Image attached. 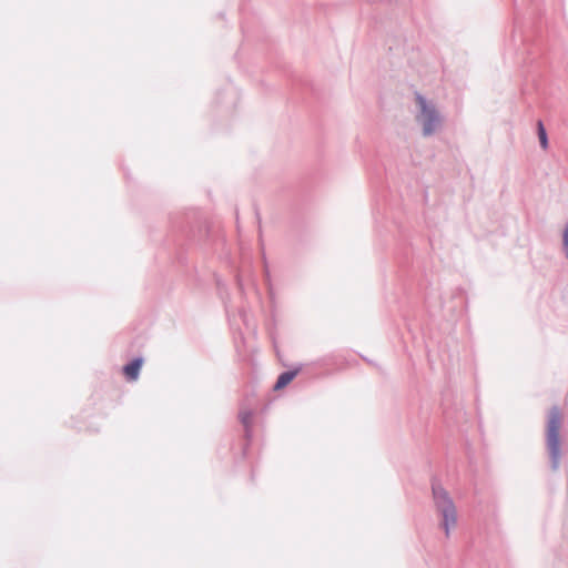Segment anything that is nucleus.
<instances>
[{
  "instance_id": "20e7f679",
  "label": "nucleus",
  "mask_w": 568,
  "mask_h": 568,
  "mask_svg": "<svg viewBox=\"0 0 568 568\" xmlns=\"http://www.w3.org/2000/svg\"><path fill=\"white\" fill-rule=\"evenodd\" d=\"M142 364L143 361L141 358H135L123 367V374L128 381L133 382L138 379Z\"/></svg>"
},
{
  "instance_id": "f03ea898",
  "label": "nucleus",
  "mask_w": 568,
  "mask_h": 568,
  "mask_svg": "<svg viewBox=\"0 0 568 568\" xmlns=\"http://www.w3.org/2000/svg\"><path fill=\"white\" fill-rule=\"evenodd\" d=\"M561 424V417L558 410L554 409L549 415L548 427H547V446L549 454L556 468L560 459V440L559 429Z\"/></svg>"
},
{
  "instance_id": "f257e3e1",
  "label": "nucleus",
  "mask_w": 568,
  "mask_h": 568,
  "mask_svg": "<svg viewBox=\"0 0 568 568\" xmlns=\"http://www.w3.org/2000/svg\"><path fill=\"white\" fill-rule=\"evenodd\" d=\"M433 495L436 508L442 515V526L448 537L457 523L455 505L442 487H433Z\"/></svg>"
},
{
  "instance_id": "423d86ee",
  "label": "nucleus",
  "mask_w": 568,
  "mask_h": 568,
  "mask_svg": "<svg viewBox=\"0 0 568 568\" xmlns=\"http://www.w3.org/2000/svg\"><path fill=\"white\" fill-rule=\"evenodd\" d=\"M239 417H240L241 423L246 428V430H250V428L252 427V424H253L254 413L248 409L241 410Z\"/></svg>"
},
{
  "instance_id": "0eeeda50",
  "label": "nucleus",
  "mask_w": 568,
  "mask_h": 568,
  "mask_svg": "<svg viewBox=\"0 0 568 568\" xmlns=\"http://www.w3.org/2000/svg\"><path fill=\"white\" fill-rule=\"evenodd\" d=\"M537 131H538V138H539V142H540V145L544 150H547L548 148V138H547V133H546V129L542 124L541 121H538L537 123Z\"/></svg>"
},
{
  "instance_id": "39448f33",
  "label": "nucleus",
  "mask_w": 568,
  "mask_h": 568,
  "mask_svg": "<svg viewBox=\"0 0 568 568\" xmlns=\"http://www.w3.org/2000/svg\"><path fill=\"white\" fill-rule=\"evenodd\" d=\"M297 372H293V371H290V372H284L282 373L277 381H276V384L274 385V389L275 390H280L284 387H286L296 376Z\"/></svg>"
},
{
  "instance_id": "7ed1b4c3",
  "label": "nucleus",
  "mask_w": 568,
  "mask_h": 568,
  "mask_svg": "<svg viewBox=\"0 0 568 568\" xmlns=\"http://www.w3.org/2000/svg\"><path fill=\"white\" fill-rule=\"evenodd\" d=\"M416 102L420 109V114L417 119L423 125V132L425 135H430L440 124L439 114L420 94H416Z\"/></svg>"
},
{
  "instance_id": "6e6552de",
  "label": "nucleus",
  "mask_w": 568,
  "mask_h": 568,
  "mask_svg": "<svg viewBox=\"0 0 568 568\" xmlns=\"http://www.w3.org/2000/svg\"><path fill=\"white\" fill-rule=\"evenodd\" d=\"M564 246H565L566 255L568 257V224L564 232Z\"/></svg>"
}]
</instances>
